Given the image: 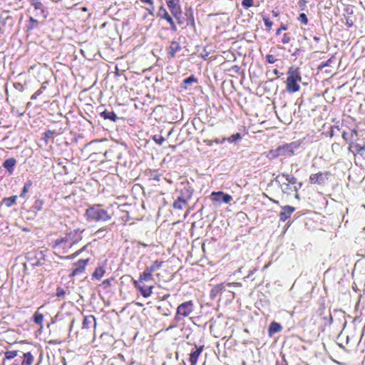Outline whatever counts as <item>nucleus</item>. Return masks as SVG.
Here are the masks:
<instances>
[{
    "label": "nucleus",
    "mask_w": 365,
    "mask_h": 365,
    "mask_svg": "<svg viewBox=\"0 0 365 365\" xmlns=\"http://www.w3.org/2000/svg\"><path fill=\"white\" fill-rule=\"evenodd\" d=\"M39 22L35 19L34 17L30 16L29 19V23L27 25V29L29 31L34 30L39 26Z\"/></svg>",
    "instance_id": "f704fd0d"
},
{
    "label": "nucleus",
    "mask_w": 365,
    "mask_h": 365,
    "mask_svg": "<svg viewBox=\"0 0 365 365\" xmlns=\"http://www.w3.org/2000/svg\"><path fill=\"white\" fill-rule=\"evenodd\" d=\"M292 40L291 34L289 33H285L281 40L283 44H288Z\"/></svg>",
    "instance_id": "37998d69"
},
{
    "label": "nucleus",
    "mask_w": 365,
    "mask_h": 365,
    "mask_svg": "<svg viewBox=\"0 0 365 365\" xmlns=\"http://www.w3.org/2000/svg\"><path fill=\"white\" fill-rule=\"evenodd\" d=\"M272 16H273L274 17H278V16H279V13L278 11H274V10H273V11H272Z\"/></svg>",
    "instance_id": "052dcab7"
},
{
    "label": "nucleus",
    "mask_w": 365,
    "mask_h": 365,
    "mask_svg": "<svg viewBox=\"0 0 365 365\" xmlns=\"http://www.w3.org/2000/svg\"><path fill=\"white\" fill-rule=\"evenodd\" d=\"M153 140L158 145H162L163 143L165 141V138L161 135H159V136L155 135L153 137Z\"/></svg>",
    "instance_id": "8fccbe9b"
},
{
    "label": "nucleus",
    "mask_w": 365,
    "mask_h": 365,
    "mask_svg": "<svg viewBox=\"0 0 365 365\" xmlns=\"http://www.w3.org/2000/svg\"><path fill=\"white\" fill-rule=\"evenodd\" d=\"M91 243H88L86 244V245H84L83 247H81L80 250H78V251H76L75 253H73V255H71V256L69 257H67L66 258L68 259H73L77 256H78L80 254H81L83 252H85L87 250L88 247L90 246Z\"/></svg>",
    "instance_id": "a19ab883"
},
{
    "label": "nucleus",
    "mask_w": 365,
    "mask_h": 365,
    "mask_svg": "<svg viewBox=\"0 0 365 365\" xmlns=\"http://www.w3.org/2000/svg\"><path fill=\"white\" fill-rule=\"evenodd\" d=\"M346 25L348 26V27H351L353 25H354V23L351 20H346Z\"/></svg>",
    "instance_id": "bf43d9fd"
},
{
    "label": "nucleus",
    "mask_w": 365,
    "mask_h": 365,
    "mask_svg": "<svg viewBox=\"0 0 365 365\" xmlns=\"http://www.w3.org/2000/svg\"><path fill=\"white\" fill-rule=\"evenodd\" d=\"M84 230H73L60 237L52 242L51 247L61 254H67L69 250L77 245L83 239Z\"/></svg>",
    "instance_id": "f257e3e1"
},
{
    "label": "nucleus",
    "mask_w": 365,
    "mask_h": 365,
    "mask_svg": "<svg viewBox=\"0 0 365 365\" xmlns=\"http://www.w3.org/2000/svg\"><path fill=\"white\" fill-rule=\"evenodd\" d=\"M36 353L35 350L30 349L21 352L11 365H34Z\"/></svg>",
    "instance_id": "0eeeda50"
},
{
    "label": "nucleus",
    "mask_w": 365,
    "mask_h": 365,
    "mask_svg": "<svg viewBox=\"0 0 365 365\" xmlns=\"http://www.w3.org/2000/svg\"><path fill=\"white\" fill-rule=\"evenodd\" d=\"M33 182L31 180H29L26 181V182L24 184V187L21 192L20 197L22 198H25L26 197V195L28 192L29 191Z\"/></svg>",
    "instance_id": "72a5a7b5"
},
{
    "label": "nucleus",
    "mask_w": 365,
    "mask_h": 365,
    "mask_svg": "<svg viewBox=\"0 0 365 365\" xmlns=\"http://www.w3.org/2000/svg\"><path fill=\"white\" fill-rule=\"evenodd\" d=\"M166 4L173 18L177 20L180 19L182 14L180 0L167 1Z\"/></svg>",
    "instance_id": "9b49d317"
},
{
    "label": "nucleus",
    "mask_w": 365,
    "mask_h": 365,
    "mask_svg": "<svg viewBox=\"0 0 365 365\" xmlns=\"http://www.w3.org/2000/svg\"><path fill=\"white\" fill-rule=\"evenodd\" d=\"M29 2L36 10L41 11V13L44 19L47 17V13L45 10L43 4L40 1V0H29Z\"/></svg>",
    "instance_id": "5701e85b"
},
{
    "label": "nucleus",
    "mask_w": 365,
    "mask_h": 365,
    "mask_svg": "<svg viewBox=\"0 0 365 365\" xmlns=\"http://www.w3.org/2000/svg\"><path fill=\"white\" fill-rule=\"evenodd\" d=\"M302 81L300 68L291 66L287 71L286 80V90L289 93H294L299 91V83Z\"/></svg>",
    "instance_id": "7ed1b4c3"
},
{
    "label": "nucleus",
    "mask_w": 365,
    "mask_h": 365,
    "mask_svg": "<svg viewBox=\"0 0 365 365\" xmlns=\"http://www.w3.org/2000/svg\"><path fill=\"white\" fill-rule=\"evenodd\" d=\"M43 306L38 308L37 311L33 315V321L35 324L40 326L41 328H43V314L39 312V309H41Z\"/></svg>",
    "instance_id": "a878e982"
},
{
    "label": "nucleus",
    "mask_w": 365,
    "mask_h": 365,
    "mask_svg": "<svg viewBox=\"0 0 365 365\" xmlns=\"http://www.w3.org/2000/svg\"><path fill=\"white\" fill-rule=\"evenodd\" d=\"M281 32H282V31H280V29H277V31H276V35H277V36L280 35Z\"/></svg>",
    "instance_id": "e2e57ef3"
},
{
    "label": "nucleus",
    "mask_w": 365,
    "mask_h": 365,
    "mask_svg": "<svg viewBox=\"0 0 365 365\" xmlns=\"http://www.w3.org/2000/svg\"><path fill=\"white\" fill-rule=\"evenodd\" d=\"M16 199H17L16 195H13L9 197H4L2 200L1 204L5 205L7 207H10L13 206L14 205L16 204Z\"/></svg>",
    "instance_id": "2f4dec72"
},
{
    "label": "nucleus",
    "mask_w": 365,
    "mask_h": 365,
    "mask_svg": "<svg viewBox=\"0 0 365 365\" xmlns=\"http://www.w3.org/2000/svg\"><path fill=\"white\" fill-rule=\"evenodd\" d=\"M335 60V57L334 56H332L331 58H329L327 61L325 62H322L319 66H318V69L319 70H322L324 68L327 67V66H329L331 65V63L334 61Z\"/></svg>",
    "instance_id": "58836bf2"
},
{
    "label": "nucleus",
    "mask_w": 365,
    "mask_h": 365,
    "mask_svg": "<svg viewBox=\"0 0 365 365\" xmlns=\"http://www.w3.org/2000/svg\"><path fill=\"white\" fill-rule=\"evenodd\" d=\"M194 311V303L192 300L186 301L178 305L175 314V321L178 322L189 317Z\"/></svg>",
    "instance_id": "39448f33"
},
{
    "label": "nucleus",
    "mask_w": 365,
    "mask_h": 365,
    "mask_svg": "<svg viewBox=\"0 0 365 365\" xmlns=\"http://www.w3.org/2000/svg\"><path fill=\"white\" fill-rule=\"evenodd\" d=\"M348 150L352 153L355 158L359 156L365 159V143L360 144L356 142H351L348 147Z\"/></svg>",
    "instance_id": "f8f14e48"
},
{
    "label": "nucleus",
    "mask_w": 365,
    "mask_h": 365,
    "mask_svg": "<svg viewBox=\"0 0 365 365\" xmlns=\"http://www.w3.org/2000/svg\"><path fill=\"white\" fill-rule=\"evenodd\" d=\"M14 87L20 91H23L24 90V87L21 83H14Z\"/></svg>",
    "instance_id": "3c124183"
},
{
    "label": "nucleus",
    "mask_w": 365,
    "mask_h": 365,
    "mask_svg": "<svg viewBox=\"0 0 365 365\" xmlns=\"http://www.w3.org/2000/svg\"><path fill=\"white\" fill-rule=\"evenodd\" d=\"M214 143L220 144V143H224L226 141V138H223L222 139L215 138L213 140Z\"/></svg>",
    "instance_id": "603ef678"
},
{
    "label": "nucleus",
    "mask_w": 365,
    "mask_h": 365,
    "mask_svg": "<svg viewBox=\"0 0 365 365\" xmlns=\"http://www.w3.org/2000/svg\"><path fill=\"white\" fill-rule=\"evenodd\" d=\"M197 78L193 76H189L188 78L184 79L183 82H184V84L185 85H190L192 84V83H195L197 82Z\"/></svg>",
    "instance_id": "a18cd8bd"
},
{
    "label": "nucleus",
    "mask_w": 365,
    "mask_h": 365,
    "mask_svg": "<svg viewBox=\"0 0 365 365\" xmlns=\"http://www.w3.org/2000/svg\"><path fill=\"white\" fill-rule=\"evenodd\" d=\"M105 272L106 271L104 267L102 266H99L95 269L94 272L92 274V277L96 279H101L103 277Z\"/></svg>",
    "instance_id": "473e14b6"
},
{
    "label": "nucleus",
    "mask_w": 365,
    "mask_h": 365,
    "mask_svg": "<svg viewBox=\"0 0 365 365\" xmlns=\"http://www.w3.org/2000/svg\"><path fill=\"white\" fill-rule=\"evenodd\" d=\"M16 163V160L14 158L6 159L3 163V167L11 174L14 171V168Z\"/></svg>",
    "instance_id": "bb28decb"
},
{
    "label": "nucleus",
    "mask_w": 365,
    "mask_h": 365,
    "mask_svg": "<svg viewBox=\"0 0 365 365\" xmlns=\"http://www.w3.org/2000/svg\"><path fill=\"white\" fill-rule=\"evenodd\" d=\"M44 205V200L43 199H36L33 205V208L36 212L41 211Z\"/></svg>",
    "instance_id": "c9c22d12"
},
{
    "label": "nucleus",
    "mask_w": 365,
    "mask_h": 365,
    "mask_svg": "<svg viewBox=\"0 0 365 365\" xmlns=\"http://www.w3.org/2000/svg\"><path fill=\"white\" fill-rule=\"evenodd\" d=\"M164 262L162 260H155L153 262V263L147 267L144 271L140 274L138 279L139 283L143 282H150L153 283L154 280L153 273H156L155 275L158 279V281H164L161 278L160 274L157 272L158 269H160L163 265Z\"/></svg>",
    "instance_id": "20e7f679"
},
{
    "label": "nucleus",
    "mask_w": 365,
    "mask_h": 365,
    "mask_svg": "<svg viewBox=\"0 0 365 365\" xmlns=\"http://www.w3.org/2000/svg\"><path fill=\"white\" fill-rule=\"evenodd\" d=\"M279 182L280 188L284 193H286L287 195H291L293 192H295L296 198H299L298 190L302 186V182H299V186H294V187H293V185L284 182V180L280 181Z\"/></svg>",
    "instance_id": "dca6fc26"
},
{
    "label": "nucleus",
    "mask_w": 365,
    "mask_h": 365,
    "mask_svg": "<svg viewBox=\"0 0 365 365\" xmlns=\"http://www.w3.org/2000/svg\"><path fill=\"white\" fill-rule=\"evenodd\" d=\"M182 47L178 41H173L170 42L169 47L168 48V58H173L176 53L181 51Z\"/></svg>",
    "instance_id": "aec40b11"
},
{
    "label": "nucleus",
    "mask_w": 365,
    "mask_h": 365,
    "mask_svg": "<svg viewBox=\"0 0 365 365\" xmlns=\"http://www.w3.org/2000/svg\"><path fill=\"white\" fill-rule=\"evenodd\" d=\"M242 284L240 282H230L227 284L228 287H240Z\"/></svg>",
    "instance_id": "5fc2aeb1"
},
{
    "label": "nucleus",
    "mask_w": 365,
    "mask_h": 365,
    "mask_svg": "<svg viewBox=\"0 0 365 365\" xmlns=\"http://www.w3.org/2000/svg\"><path fill=\"white\" fill-rule=\"evenodd\" d=\"M254 0H242V5L245 8H250L253 6Z\"/></svg>",
    "instance_id": "09e8293b"
},
{
    "label": "nucleus",
    "mask_w": 365,
    "mask_h": 365,
    "mask_svg": "<svg viewBox=\"0 0 365 365\" xmlns=\"http://www.w3.org/2000/svg\"><path fill=\"white\" fill-rule=\"evenodd\" d=\"M282 330V326L275 322H272L269 324L268 332L269 335L272 336V334L279 332Z\"/></svg>",
    "instance_id": "c756f323"
},
{
    "label": "nucleus",
    "mask_w": 365,
    "mask_h": 365,
    "mask_svg": "<svg viewBox=\"0 0 365 365\" xmlns=\"http://www.w3.org/2000/svg\"><path fill=\"white\" fill-rule=\"evenodd\" d=\"M65 294H66L65 290L62 287H58L56 289V297L58 298H63L65 296Z\"/></svg>",
    "instance_id": "49530a36"
},
{
    "label": "nucleus",
    "mask_w": 365,
    "mask_h": 365,
    "mask_svg": "<svg viewBox=\"0 0 365 365\" xmlns=\"http://www.w3.org/2000/svg\"><path fill=\"white\" fill-rule=\"evenodd\" d=\"M225 285L223 283L215 285L210 290V297L215 298L217 294L222 293L225 290Z\"/></svg>",
    "instance_id": "c85d7f7f"
},
{
    "label": "nucleus",
    "mask_w": 365,
    "mask_h": 365,
    "mask_svg": "<svg viewBox=\"0 0 365 365\" xmlns=\"http://www.w3.org/2000/svg\"><path fill=\"white\" fill-rule=\"evenodd\" d=\"M242 138L241 134L240 133H237L231 135L230 137L226 138V141L230 143H232L236 141H239Z\"/></svg>",
    "instance_id": "e433bc0d"
},
{
    "label": "nucleus",
    "mask_w": 365,
    "mask_h": 365,
    "mask_svg": "<svg viewBox=\"0 0 365 365\" xmlns=\"http://www.w3.org/2000/svg\"><path fill=\"white\" fill-rule=\"evenodd\" d=\"M85 218L90 222H106L111 219L112 215L103 208L101 204L89 206L85 212Z\"/></svg>",
    "instance_id": "f03ea898"
},
{
    "label": "nucleus",
    "mask_w": 365,
    "mask_h": 365,
    "mask_svg": "<svg viewBox=\"0 0 365 365\" xmlns=\"http://www.w3.org/2000/svg\"><path fill=\"white\" fill-rule=\"evenodd\" d=\"M19 351H17V350L6 351L5 352V358L7 359H12L16 356L19 357Z\"/></svg>",
    "instance_id": "ea45409f"
},
{
    "label": "nucleus",
    "mask_w": 365,
    "mask_h": 365,
    "mask_svg": "<svg viewBox=\"0 0 365 365\" xmlns=\"http://www.w3.org/2000/svg\"><path fill=\"white\" fill-rule=\"evenodd\" d=\"M329 175V172H318L317 173L312 174L309 178V182L311 185H323L328 179Z\"/></svg>",
    "instance_id": "ddd939ff"
},
{
    "label": "nucleus",
    "mask_w": 365,
    "mask_h": 365,
    "mask_svg": "<svg viewBox=\"0 0 365 365\" xmlns=\"http://www.w3.org/2000/svg\"><path fill=\"white\" fill-rule=\"evenodd\" d=\"M295 211V207L291 205H285L282 207V211L279 212V217L281 222H285L289 219L292 213Z\"/></svg>",
    "instance_id": "6ab92c4d"
},
{
    "label": "nucleus",
    "mask_w": 365,
    "mask_h": 365,
    "mask_svg": "<svg viewBox=\"0 0 365 365\" xmlns=\"http://www.w3.org/2000/svg\"><path fill=\"white\" fill-rule=\"evenodd\" d=\"M106 229V228H101L99 229L96 232H101V231H105Z\"/></svg>",
    "instance_id": "338daca9"
},
{
    "label": "nucleus",
    "mask_w": 365,
    "mask_h": 365,
    "mask_svg": "<svg viewBox=\"0 0 365 365\" xmlns=\"http://www.w3.org/2000/svg\"><path fill=\"white\" fill-rule=\"evenodd\" d=\"M211 199L213 202H224L229 204L232 200V197L222 191L212 192L211 193Z\"/></svg>",
    "instance_id": "2eb2a0df"
},
{
    "label": "nucleus",
    "mask_w": 365,
    "mask_h": 365,
    "mask_svg": "<svg viewBox=\"0 0 365 365\" xmlns=\"http://www.w3.org/2000/svg\"><path fill=\"white\" fill-rule=\"evenodd\" d=\"M141 3L145 5L143 6L145 9L148 14L150 16H154L155 14V3L154 0H139Z\"/></svg>",
    "instance_id": "4be33fe9"
},
{
    "label": "nucleus",
    "mask_w": 365,
    "mask_h": 365,
    "mask_svg": "<svg viewBox=\"0 0 365 365\" xmlns=\"http://www.w3.org/2000/svg\"><path fill=\"white\" fill-rule=\"evenodd\" d=\"M263 21L264 24V26L266 27V29L269 31L272 29L273 22L267 17L264 16L263 17Z\"/></svg>",
    "instance_id": "79ce46f5"
},
{
    "label": "nucleus",
    "mask_w": 365,
    "mask_h": 365,
    "mask_svg": "<svg viewBox=\"0 0 365 365\" xmlns=\"http://www.w3.org/2000/svg\"><path fill=\"white\" fill-rule=\"evenodd\" d=\"M52 134V132L51 131H48L46 133H45V135L47 137V138H49L50 137V135Z\"/></svg>",
    "instance_id": "680f3d73"
},
{
    "label": "nucleus",
    "mask_w": 365,
    "mask_h": 365,
    "mask_svg": "<svg viewBox=\"0 0 365 365\" xmlns=\"http://www.w3.org/2000/svg\"><path fill=\"white\" fill-rule=\"evenodd\" d=\"M100 115L105 120H110L113 122H115L118 120V117L116 114L113 110H105L104 111L101 112L100 113Z\"/></svg>",
    "instance_id": "cd10ccee"
},
{
    "label": "nucleus",
    "mask_w": 365,
    "mask_h": 365,
    "mask_svg": "<svg viewBox=\"0 0 365 365\" xmlns=\"http://www.w3.org/2000/svg\"><path fill=\"white\" fill-rule=\"evenodd\" d=\"M298 20L304 25H307L309 22L308 18L304 13L299 14Z\"/></svg>",
    "instance_id": "c03bdc74"
},
{
    "label": "nucleus",
    "mask_w": 365,
    "mask_h": 365,
    "mask_svg": "<svg viewBox=\"0 0 365 365\" xmlns=\"http://www.w3.org/2000/svg\"><path fill=\"white\" fill-rule=\"evenodd\" d=\"M93 324L94 327L96 325V319H95L94 316H93V315L86 316L83 321L82 328L88 329H90Z\"/></svg>",
    "instance_id": "393cba45"
},
{
    "label": "nucleus",
    "mask_w": 365,
    "mask_h": 365,
    "mask_svg": "<svg viewBox=\"0 0 365 365\" xmlns=\"http://www.w3.org/2000/svg\"><path fill=\"white\" fill-rule=\"evenodd\" d=\"M204 350V345H195V349H192L189 354V361L190 365H196L200 355Z\"/></svg>",
    "instance_id": "f3484780"
},
{
    "label": "nucleus",
    "mask_w": 365,
    "mask_h": 365,
    "mask_svg": "<svg viewBox=\"0 0 365 365\" xmlns=\"http://www.w3.org/2000/svg\"><path fill=\"white\" fill-rule=\"evenodd\" d=\"M264 155L266 156L267 158H268L270 160H272L280 157L278 147L275 149H271L269 151L265 152Z\"/></svg>",
    "instance_id": "7c9ffc66"
},
{
    "label": "nucleus",
    "mask_w": 365,
    "mask_h": 365,
    "mask_svg": "<svg viewBox=\"0 0 365 365\" xmlns=\"http://www.w3.org/2000/svg\"><path fill=\"white\" fill-rule=\"evenodd\" d=\"M192 190L190 187L185 186L180 191V195L173 202V207L176 210H182L192 198Z\"/></svg>",
    "instance_id": "423d86ee"
},
{
    "label": "nucleus",
    "mask_w": 365,
    "mask_h": 365,
    "mask_svg": "<svg viewBox=\"0 0 365 365\" xmlns=\"http://www.w3.org/2000/svg\"><path fill=\"white\" fill-rule=\"evenodd\" d=\"M49 344H59L61 343V341H58V340H50L48 341Z\"/></svg>",
    "instance_id": "13d9d810"
},
{
    "label": "nucleus",
    "mask_w": 365,
    "mask_h": 365,
    "mask_svg": "<svg viewBox=\"0 0 365 365\" xmlns=\"http://www.w3.org/2000/svg\"><path fill=\"white\" fill-rule=\"evenodd\" d=\"M279 71L277 69H274V73L276 74V75H278L279 74Z\"/></svg>",
    "instance_id": "774afa93"
},
{
    "label": "nucleus",
    "mask_w": 365,
    "mask_h": 365,
    "mask_svg": "<svg viewBox=\"0 0 365 365\" xmlns=\"http://www.w3.org/2000/svg\"><path fill=\"white\" fill-rule=\"evenodd\" d=\"M133 284L135 288H136L137 290L140 293V294L145 298H148L152 295L153 292V289L155 287L153 283H139V280L135 279H133Z\"/></svg>",
    "instance_id": "1a4fd4ad"
},
{
    "label": "nucleus",
    "mask_w": 365,
    "mask_h": 365,
    "mask_svg": "<svg viewBox=\"0 0 365 365\" xmlns=\"http://www.w3.org/2000/svg\"><path fill=\"white\" fill-rule=\"evenodd\" d=\"M287 29H288L287 26L286 24H282L280 27L279 28V29H280L281 31H286V30H287Z\"/></svg>",
    "instance_id": "4d7b16f0"
},
{
    "label": "nucleus",
    "mask_w": 365,
    "mask_h": 365,
    "mask_svg": "<svg viewBox=\"0 0 365 365\" xmlns=\"http://www.w3.org/2000/svg\"><path fill=\"white\" fill-rule=\"evenodd\" d=\"M277 180L278 182L284 181L292 185L299 186V183L297 182V179L292 174L289 173H280L277 177Z\"/></svg>",
    "instance_id": "a211bd4d"
},
{
    "label": "nucleus",
    "mask_w": 365,
    "mask_h": 365,
    "mask_svg": "<svg viewBox=\"0 0 365 365\" xmlns=\"http://www.w3.org/2000/svg\"><path fill=\"white\" fill-rule=\"evenodd\" d=\"M203 142L206 145H208V146H212L214 144L213 140L207 139V140H204Z\"/></svg>",
    "instance_id": "864d4df0"
},
{
    "label": "nucleus",
    "mask_w": 365,
    "mask_h": 365,
    "mask_svg": "<svg viewBox=\"0 0 365 365\" xmlns=\"http://www.w3.org/2000/svg\"><path fill=\"white\" fill-rule=\"evenodd\" d=\"M46 82H44L42 83L41 88L31 96V99L36 100L40 95L43 93V91L46 90Z\"/></svg>",
    "instance_id": "4c0bfd02"
},
{
    "label": "nucleus",
    "mask_w": 365,
    "mask_h": 365,
    "mask_svg": "<svg viewBox=\"0 0 365 365\" xmlns=\"http://www.w3.org/2000/svg\"><path fill=\"white\" fill-rule=\"evenodd\" d=\"M116 214L118 215L117 218V222L118 224L125 225L129 220L128 212L123 210L119 207H117Z\"/></svg>",
    "instance_id": "412c9836"
},
{
    "label": "nucleus",
    "mask_w": 365,
    "mask_h": 365,
    "mask_svg": "<svg viewBox=\"0 0 365 365\" xmlns=\"http://www.w3.org/2000/svg\"><path fill=\"white\" fill-rule=\"evenodd\" d=\"M358 131L356 129H353L350 133L344 131L342 133V138L349 144L351 142H354V137H357Z\"/></svg>",
    "instance_id": "b1692460"
},
{
    "label": "nucleus",
    "mask_w": 365,
    "mask_h": 365,
    "mask_svg": "<svg viewBox=\"0 0 365 365\" xmlns=\"http://www.w3.org/2000/svg\"><path fill=\"white\" fill-rule=\"evenodd\" d=\"M307 1L306 0H299V5L301 8H304L306 5Z\"/></svg>",
    "instance_id": "6e6d98bb"
},
{
    "label": "nucleus",
    "mask_w": 365,
    "mask_h": 365,
    "mask_svg": "<svg viewBox=\"0 0 365 365\" xmlns=\"http://www.w3.org/2000/svg\"><path fill=\"white\" fill-rule=\"evenodd\" d=\"M313 39H314L315 41H317V42H318V41H319V37H317V36H314Z\"/></svg>",
    "instance_id": "0e129e2a"
},
{
    "label": "nucleus",
    "mask_w": 365,
    "mask_h": 365,
    "mask_svg": "<svg viewBox=\"0 0 365 365\" xmlns=\"http://www.w3.org/2000/svg\"><path fill=\"white\" fill-rule=\"evenodd\" d=\"M274 203L277 204V205H279V202L278 200H272V199H270Z\"/></svg>",
    "instance_id": "69168bd1"
},
{
    "label": "nucleus",
    "mask_w": 365,
    "mask_h": 365,
    "mask_svg": "<svg viewBox=\"0 0 365 365\" xmlns=\"http://www.w3.org/2000/svg\"><path fill=\"white\" fill-rule=\"evenodd\" d=\"M88 262H89V258H88L86 259H79L76 262L73 263V268H72L71 272L69 274V276L71 277H76V276L83 274L86 270V267Z\"/></svg>",
    "instance_id": "9d476101"
},
{
    "label": "nucleus",
    "mask_w": 365,
    "mask_h": 365,
    "mask_svg": "<svg viewBox=\"0 0 365 365\" xmlns=\"http://www.w3.org/2000/svg\"><path fill=\"white\" fill-rule=\"evenodd\" d=\"M297 146L295 143H286L278 146L280 157H289L294 155Z\"/></svg>",
    "instance_id": "4468645a"
},
{
    "label": "nucleus",
    "mask_w": 365,
    "mask_h": 365,
    "mask_svg": "<svg viewBox=\"0 0 365 365\" xmlns=\"http://www.w3.org/2000/svg\"><path fill=\"white\" fill-rule=\"evenodd\" d=\"M156 16L159 20H165L167 23H168L171 31H177L178 28L173 20V16L172 14H169L167 9L163 5L159 6Z\"/></svg>",
    "instance_id": "6e6552de"
},
{
    "label": "nucleus",
    "mask_w": 365,
    "mask_h": 365,
    "mask_svg": "<svg viewBox=\"0 0 365 365\" xmlns=\"http://www.w3.org/2000/svg\"><path fill=\"white\" fill-rule=\"evenodd\" d=\"M266 60L269 63H274L277 61L275 56L272 54H267L266 56Z\"/></svg>",
    "instance_id": "de8ad7c7"
}]
</instances>
